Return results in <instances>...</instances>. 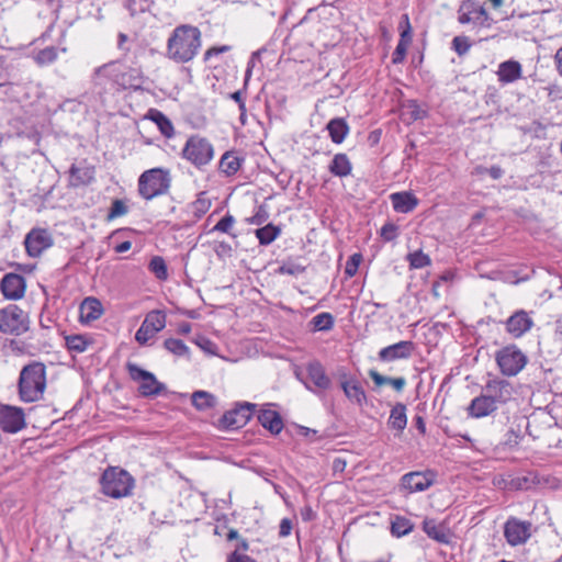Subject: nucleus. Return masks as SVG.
Segmentation results:
<instances>
[{
    "instance_id": "1",
    "label": "nucleus",
    "mask_w": 562,
    "mask_h": 562,
    "mask_svg": "<svg viewBox=\"0 0 562 562\" xmlns=\"http://www.w3.org/2000/svg\"><path fill=\"white\" fill-rule=\"evenodd\" d=\"M202 46L201 31L190 24H181L171 32L166 47V56L178 64L191 61Z\"/></svg>"
},
{
    "instance_id": "2",
    "label": "nucleus",
    "mask_w": 562,
    "mask_h": 562,
    "mask_svg": "<svg viewBox=\"0 0 562 562\" xmlns=\"http://www.w3.org/2000/svg\"><path fill=\"white\" fill-rule=\"evenodd\" d=\"M135 481L125 470L108 468L100 477L101 491L112 498H122L132 494Z\"/></svg>"
},
{
    "instance_id": "3",
    "label": "nucleus",
    "mask_w": 562,
    "mask_h": 562,
    "mask_svg": "<svg viewBox=\"0 0 562 562\" xmlns=\"http://www.w3.org/2000/svg\"><path fill=\"white\" fill-rule=\"evenodd\" d=\"M171 183L170 173L162 168H153L144 171L138 178V192L146 199L151 200L168 192Z\"/></svg>"
},
{
    "instance_id": "4",
    "label": "nucleus",
    "mask_w": 562,
    "mask_h": 562,
    "mask_svg": "<svg viewBox=\"0 0 562 562\" xmlns=\"http://www.w3.org/2000/svg\"><path fill=\"white\" fill-rule=\"evenodd\" d=\"M495 360L505 376L517 375L528 362L527 356L516 345H508L497 350Z\"/></svg>"
},
{
    "instance_id": "5",
    "label": "nucleus",
    "mask_w": 562,
    "mask_h": 562,
    "mask_svg": "<svg viewBox=\"0 0 562 562\" xmlns=\"http://www.w3.org/2000/svg\"><path fill=\"white\" fill-rule=\"evenodd\" d=\"M182 156L192 165L200 168L212 160L214 150L206 138L195 135L187 140L182 149Z\"/></svg>"
},
{
    "instance_id": "6",
    "label": "nucleus",
    "mask_w": 562,
    "mask_h": 562,
    "mask_svg": "<svg viewBox=\"0 0 562 562\" xmlns=\"http://www.w3.org/2000/svg\"><path fill=\"white\" fill-rule=\"evenodd\" d=\"M126 369L131 379L139 383L138 392L140 395L145 397L157 396L166 390L165 384L159 382L151 372L142 369L136 363L128 362Z\"/></svg>"
},
{
    "instance_id": "7",
    "label": "nucleus",
    "mask_w": 562,
    "mask_h": 562,
    "mask_svg": "<svg viewBox=\"0 0 562 562\" xmlns=\"http://www.w3.org/2000/svg\"><path fill=\"white\" fill-rule=\"evenodd\" d=\"M27 315L16 305L0 310V331L3 334L21 335L29 329Z\"/></svg>"
},
{
    "instance_id": "8",
    "label": "nucleus",
    "mask_w": 562,
    "mask_h": 562,
    "mask_svg": "<svg viewBox=\"0 0 562 562\" xmlns=\"http://www.w3.org/2000/svg\"><path fill=\"white\" fill-rule=\"evenodd\" d=\"M482 391L498 409L514 400V384L505 379L494 376L488 379Z\"/></svg>"
},
{
    "instance_id": "9",
    "label": "nucleus",
    "mask_w": 562,
    "mask_h": 562,
    "mask_svg": "<svg viewBox=\"0 0 562 562\" xmlns=\"http://www.w3.org/2000/svg\"><path fill=\"white\" fill-rule=\"evenodd\" d=\"M458 21L461 24H469L471 22L481 25L490 26L491 18L484 7L479 5L474 0H464L458 10Z\"/></svg>"
},
{
    "instance_id": "10",
    "label": "nucleus",
    "mask_w": 562,
    "mask_h": 562,
    "mask_svg": "<svg viewBox=\"0 0 562 562\" xmlns=\"http://www.w3.org/2000/svg\"><path fill=\"white\" fill-rule=\"evenodd\" d=\"M436 482V473L431 470L425 472H409L402 476L400 488L407 493H418L428 490Z\"/></svg>"
},
{
    "instance_id": "11",
    "label": "nucleus",
    "mask_w": 562,
    "mask_h": 562,
    "mask_svg": "<svg viewBox=\"0 0 562 562\" xmlns=\"http://www.w3.org/2000/svg\"><path fill=\"white\" fill-rule=\"evenodd\" d=\"M256 404L241 403L236 408L226 412L221 418V425L226 429H238L245 426L251 418Z\"/></svg>"
},
{
    "instance_id": "12",
    "label": "nucleus",
    "mask_w": 562,
    "mask_h": 562,
    "mask_svg": "<svg viewBox=\"0 0 562 562\" xmlns=\"http://www.w3.org/2000/svg\"><path fill=\"white\" fill-rule=\"evenodd\" d=\"M531 527L532 525L529 521L509 518L504 526V536L510 546H519L530 538Z\"/></svg>"
},
{
    "instance_id": "13",
    "label": "nucleus",
    "mask_w": 562,
    "mask_h": 562,
    "mask_svg": "<svg viewBox=\"0 0 562 562\" xmlns=\"http://www.w3.org/2000/svg\"><path fill=\"white\" fill-rule=\"evenodd\" d=\"M533 326V319L529 312L518 310L505 322L506 331L514 338H520Z\"/></svg>"
},
{
    "instance_id": "14",
    "label": "nucleus",
    "mask_w": 562,
    "mask_h": 562,
    "mask_svg": "<svg viewBox=\"0 0 562 562\" xmlns=\"http://www.w3.org/2000/svg\"><path fill=\"white\" fill-rule=\"evenodd\" d=\"M25 426L24 413L21 408L2 406L0 408V427L5 432H18Z\"/></svg>"
},
{
    "instance_id": "15",
    "label": "nucleus",
    "mask_w": 562,
    "mask_h": 562,
    "mask_svg": "<svg viewBox=\"0 0 562 562\" xmlns=\"http://www.w3.org/2000/svg\"><path fill=\"white\" fill-rule=\"evenodd\" d=\"M19 395L23 402L35 401V362L24 366L19 378Z\"/></svg>"
},
{
    "instance_id": "16",
    "label": "nucleus",
    "mask_w": 562,
    "mask_h": 562,
    "mask_svg": "<svg viewBox=\"0 0 562 562\" xmlns=\"http://www.w3.org/2000/svg\"><path fill=\"white\" fill-rule=\"evenodd\" d=\"M0 289L7 299L18 300L23 296L25 291L24 278L16 273H8L2 278Z\"/></svg>"
},
{
    "instance_id": "17",
    "label": "nucleus",
    "mask_w": 562,
    "mask_h": 562,
    "mask_svg": "<svg viewBox=\"0 0 562 562\" xmlns=\"http://www.w3.org/2000/svg\"><path fill=\"white\" fill-rule=\"evenodd\" d=\"M340 386L346 395V397L357 404L358 406H363L367 402L366 392L361 385V383L356 378H347L344 373L340 376Z\"/></svg>"
},
{
    "instance_id": "18",
    "label": "nucleus",
    "mask_w": 562,
    "mask_h": 562,
    "mask_svg": "<svg viewBox=\"0 0 562 562\" xmlns=\"http://www.w3.org/2000/svg\"><path fill=\"white\" fill-rule=\"evenodd\" d=\"M414 350V344L408 340H403L394 345L382 348L379 351V359L381 361L390 362L397 359H406L411 357Z\"/></svg>"
},
{
    "instance_id": "19",
    "label": "nucleus",
    "mask_w": 562,
    "mask_h": 562,
    "mask_svg": "<svg viewBox=\"0 0 562 562\" xmlns=\"http://www.w3.org/2000/svg\"><path fill=\"white\" fill-rule=\"evenodd\" d=\"M467 411L468 415L472 418H483L492 415L497 408L482 391L479 396L471 401Z\"/></svg>"
},
{
    "instance_id": "20",
    "label": "nucleus",
    "mask_w": 562,
    "mask_h": 562,
    "mask_svg": "<svg viewBox=\"0 0 562 562\" xmlns=\"http://www.w3.org/2000/svg\"><path fill=\"white\" fill-rule=\"evenodd\" d=\"M79 312L80 322L88 324L101 317L103 307L98 299L89 296L81 302Z\"/></svg>"
},
{
    "instance_id": "21",
    "label": "nucleus",
    "mask_w": 562,
    "mask_h": 562,
    "mask_svg": "<svg viewBox=\"0 0 562 562\" xmlns=\"http://www.w3.org/2000/svg\"><path fill=\"white\" fill-rule=\"evenodd\" d=\"M393 209L398 213H409L418 205V199L409 191L395 192L390 195Z\"/></svg>"
},
{
    "instance_id": "22",
    "label": "nucleus",
    "mask_w": 562,
    "mask_h": 562,
    "mask_svg": "<svg viewBox=\"0 0 562 562\" xmlns=\"http://www.w3.org/2000/svg\"><path fill=\"white\" fill-rule=\"evenodd\" d=\"M94 179V168L82 162L69 169V181L74 187L87 186Z\"/></svg>"
},
{
    "instance_id": "23",
    "label": "nucleus",
    "mask_w": 562,
    "mask_h": 562,
    "mask_svg": "<svg viewBox=\"0 0 562 562\" xmlns=\"http://www.w3.org/2000/svg\"><path fill=\"white\" fill-rule=\"evenodd\" d=\"M258 422L270 432L277 435L283 428V422L279 413L272 409H261L258 413Z\"/></svg>"
},
{
    "instance_id": "24",
    "label": "nucleus",
    "mask_w": 562,
    "mask_h": 562,
    "mask_svg": "<svg viewBox=\"0 0 562 562\" xmlns=\"http://www.w3.org/2000/svg\"><path fill=\"white\" fill-rule=\"evenodd\" d=\"M497 76L501 82H514L521 77V65L516 60L503 61L498 66Z\"/></svg>"
},
{
    "instance_id": "25",
    "label": "nucleus",
    "mask_w": 562,
    "mask_h": 562,
    "mask_svg": "<svg viewBox=\"0 0 562 562\" xmlns=\"http://www.w3.org/2000/svg\"><path fill=\"white\" fill-rule=\"evenodd\" d=\"M328 170L331 175L344 178L351 175L352 165L348 156L344 153L336 154L328 166Z\"/></svg>"
},
{
    "instance_id": "26",
    "label": "nucleus",
    "mask_w": 562,
    "mask_h": 562,
    "mask_svg": "<svg viewBox=\"0 0 562 562\" xmlns=\"http://www.w3.org/2000/svg\"><path fill=\"white\" fill-rule=\"evenodd\" d=\"M326 130L329 133L331 142L335 144H341L349 133V126L341 117L331 119L327 123Z\"/></svg>"
},
{
    "instance_id": "27",
    "label": "nucleus",
    "mask_w": 562,
    "mask_h": 562,
    "mask_svg": "<svg viewBox=\"0 0 562 562\" xmlns=\"http://www.w3.org/2000/svg\"><path fill=\"white\" fill-rule=\"evenodd\" d=\"M307 374L315 386L326 390L330 386V379L327 376L323 366L318 361L308 363Z\"/></svg>"
},
{
    "instance_id": "28",
    "label": "nucleus",
    "mask_w": 562,
    "mask_h": 562,
    "mask_svg": "<svg viewBox=\"0 0 562 562\" xmlns=\"http://www.w3.org/2000/svg\"><path fill=\"white\" fill-rule=\"evenodd\" d=\"M146 119L155 122L165 137L170 138L173 136L175 130L171 121L159 110L150 109L146 114Z\"/></svg>"
},
{
    "instance_id": "29",
    "label": "nucleus",
    "mask_w": 562,
    "mask_h": 562,
    "mask_svg": "<svg viewBox=\"0 0 562 562\" xmlns=\"http://www.w3.org/2000/svg\"><path fill=\"white\" fill-rule=\"evenodd\" d=\"M423 530L429 538L440 543H448L449 541L446 528L442 525L437 524L435 519H425L423 522Z\"/></svg>"
},
{
    "instance_id": "30",
    "label": "nucleus",
    "mask_w": 562,
    "mask_h": 562,
    "mask_svg": "<svg viewBox=\"0 0 562 562\" xmlns=\"http://www.w3.org/2000/svg\"><path fill=\"white\" fill-rule=\"evenodd\" d=\"M241 161L235 153L226 151L220 160V170L226 176H233L239 170Z\"/></svg>"
},
{
    "instance_id": "31",
    "label": "nucleus",
    "mask_w": 562,
    "mask_h": 562,
    "mask_svg": "<svg viewBox=\"0 0 562 562\" xmlns=\"http://www.w3.org/2000/svg\"><path fill=\"white\" fill-rule=\"evenodd\" d=\"M389 425L391 428L402 431L407 425L406 407L398 403L396 404L390 414Z\"/></svg>"
},
{
    "instance_id": "32",
    "label": "nucleus",
    "mask_w": 562,
    "mask_h": 562,
    "mask_svg": "<svg viewBox=\"0 0 562 562\" xmlns=\"http://www.w3.org/2000/svg\"><path fill=\"white\" fill-rule=\"evenodd\" d=\"M192 405L198 411H206L216 405V397L206 391H195L191 396Z\"/></svg>"
},
{
    "instance_id": "33",
    "label": "nucleus",
    "mask_w": 562,
    "mask_h": 562,
    "mask_svg": "<svg viewBox=\"0 0 562 562\" xmlns=\"http://www.w3.org/2000/svg\"><path fill=\"white\" fill-rule=\"evenodd\" d=\"M539 484H542V479L533 472H529L526 475H518L510 481V486L515 490H530Z\"/></svg>"
},
{
    "instance_id": "34",
    "label": "nucleus",
    "mask_w": 562,
    "mask_h": 562,
    "mask_svg": "<svg viewBox=\"0 0 562 562\" xmlns=\"http://www.w3.org/2000/svg\"><path fill=\"white\" fill-rule=\"evenodd\" d=\"M154 334L159 333L166 326V314L162 311H150L143 322Z\"/></svg>"
},
{
    "instance_id": "35",
    "label": "nucleus",
    "mask_w": 562,
    "mask_h": 562,
    "mask_svg": "<svg viewBox=\"0 0 562 562\" xmlns=\"http://www.w3.org/2000/svg\"><path fill=\"white\" fill-rule=\"evenodd\" d=\"M413 522L402 516H395L391 522V532L393 536L403 537L408 535L413 530Z\"/></svg>"
},
{
    "instance_id": "36",
    "label": "nucleus",
    "mask_w": 562,
    "mask_h": 562,
    "mask_svg": "<svg viewBox=\"0 0 562 562\" xmlns=\"http://www.w3.org/2000/svg\"><path fill=\"white\" fill-rule=\"evenodd\" d=\"M148 269L159 280H166L168 278L166 261L160 256H154L150 259Z\"/></svg>"
},
{
    "instance_id": "37",
    "label": "nucleus",
    "mask_w": 562,
    "mask_h": 562,
    "mask_svg": "<svg viewBox=\"0 0 562 562\" xmlns=\"http://www.w3.org/2000/svg\"><path fill=\"white\" fill-rule=\"evenodd\" d=\"M279 233L280 228L272 224H268L265 227L256 229V236L262 245H267L273 241Z\"/></svg>"
},
{
    "instance_id": "38",
    "label": "nucleus",
    "mask_w": 562,
    "mask_h": 562,
    "mask_svg": "<svg viewBox=\"0 0 562 562\" xmlns=\"http://www.w3.org/2000/svg\"><path fill=\"white\" fill-rule=\"evenodd\" d=\"M407 260L412 269H422L430 265V258L422 249L407 255Z\"/></svg>"
},
{
    "instance_id": "39",
    "label": "nucleus",
    "mask_w": 562,
    "mask_h": 562,
    "mask_svg": "<svg viewBox=\"0 0 562 562\" xmlns=\"http://www.w3.org/2000/svg\"><path fill=\"white\" fill-rule=\"evenodd\" d=\"M164 346L169 352L178 357H183L189 353L188 346L180 339L168 338L165 340Z\"/></svg>"
},
{
    "instance_id": "40",
    "label": "nucleus",
    "mask_w": 562,
    "mask_h": 562,
    "mask_svg": "<svg viewBox=\"0 0 562 562\" xmlns=\"http://www.w3.org/2000/svg\"><path fill=\"white\" fill-rule=\"evenodd\" d=\"M312 323L317 330H329L334 326V317L329 313H321L313 317Z\"/></svg>"
},
{
    "instance_id": "41",
    "label": "nucleus",
    "mask_w": 562,
    "mask_h": 562,
    "mask_svg": "<svg viewBox=\"0 0 562 562\" xmlns=\"http://www.w3.org/2000/svg\"><path fill=\"white\" fill-rule=\"evenodd\" d=\"M122 83L137 88L143 83V76L139 69L131 68L127 72L122 76Z\"/></svg>"
},
{
    "instance_id": "42",
    "label": "nucleus",
    "mask_w": 562,
    "mask_h": 562,
    "mask_svg": "<svg viewBox=\"0 0 562 562\" xmlns=\"http://www.w3.org/2000/svg\"><path fill=\"white\" fill-rule=\"evenodd\" d=\"M133 234L134 233L131 229L124 228L114 232L111 238L113 240L114 246H132L133 243H136L135 240H132L130 238V236Z\"/></svg>"
},
{
    "instance_id": "43",
    "label": "nucleus",
    "mask_w": 562,
    "mask_h": 562,
    "mask_svg": "<svg viewBox=\"0 0 562 562\" xmlns=\"http://www.w3.org/2000/svg\"><path fill=\"white\" fill-rule=\"evenodd\" d=\"M400 29H401V38H400L398 43L408 46L412 43V26H411L409 18L407 14L402 15V19L400 22Z\"/></svg>"
},
{
    "instance_id": "44",
    "label": "nucleus",
    "mask_w": 562,
    "mask_h": 562,
    "mask_svg": "<svg viewBox=\"0 0 562 562\" xmlns=\"http://www.w3.org/2000/svg\"><path fill=\"white\" fill-rule=\"evenodd\" d=\"M128 212V207L123 200L115 199L112 201L111 207L108 213V220H113L125 215Z\"/></svg>"
},
{
    "instance_id": "45",
    "label": "nucleus",
    "mask_w": 562,
    "mask_h": 562,
    "mask_svg": "<svg viewBox=\"0 0 562 562\" xmlns=\"http://www.w3.org/2000/svg\"><path fill=\"white\" fill-rule=\"evenodd\" d=\"M304 270L305 266L302 263L294 261H285L279 267L278 272L281 274L297 276L302 273Z\"/></svg>"
},
{
    "instance_id": "46",
    "label": "nucleus",
    "mask_w": 562,
    "mask_h": 562,
    "mask_svg": "<svg viewBox=\"0 0 562 562\" xmlns=\"http://www.w3.org/2000/svg\"><path fill=\"white\" fill-rule=\"evenodd\" d=\"M66 345L69 350L82 352L87 348V341L80 335H72L66 338Z\"/></svg>"
},
{
    "instance_id": "47",
    "label": "nucleus",
    "mask_w": 562,
    "mask_h": 562,
    "mask_svg": "<svg viewBox=\"0 0 562 562\" xmlns=\"http://www.w3.org/2000/svg\"><path fill=\"white\" fill-rule=\"evenodd\" d=\"M362 261V255L361 254H353L346 262L345 267V274L348 277H353L358 268Z\"/></svg>"
},
{
    "instance_id": "48",
    "label": "nucleus",
    "mask_w": 562,
    "mask_h": 562,
    "mask_svg": "<svg viewBox=\"0 0 562 562\" xmlns=\"http://www.w3.org/2000/svg\"><path fill=\"white\" fill-rule=\"evenodd\" d=\"M57 55L55 47H46L37 53V64H50L57 58Z\"/></svg>"
},
{
    "instance_id": "49",
    "label": "nucleus",
    "mask_w": 562,
    "mask_h": 562,
    "mask_svg": "<svg viewBox=\"0 0 562 562\" xmlns=\"http://www.w3.org/2000/svg\"><path fill=\"white\" fill-rule=\"evenodd\" d=\"M452 47L459 56L467 54L471 47L467 36H456L452 40Z\"/></svg>"
},
{
    "instance_id": "50",
    "label": "nucleus",
    "mask_w": 562,
    "mask_h": 562,
    "mask_svg": "<svg viewBox=\"0 0 562 562\" xmlns=\"http://www.w3.org/2000/svg\"><path fill=\"white\" fill-rule=\"evenodd\" d=\"M156 334H154L145 324L142 323L140 327L137 329L135 334V340L139 345H145L150 338H153Z\"/></svg>"
},
{
    "instance_id": "51",
    "label": "nucleus",
    "mask_w": 562,
    "mask_h": 562,
    "mask_svg": "<svg viewBox=\"0 0 562 562\" xmlns=\"http://www.w3.org/2000/svg\"><path fill=\"white\" fill-rule=\"evenodd\" d=\"M232 49L229 45H221V46H212L204 53V61H210L213 57H216L221 54L227 53Z\"/></svg>"
},
{
    "instance_id": "52",
    "label": "nucleus",
    "mask_w": 562,
    "mask_h": 562,
    "mask_svg": "<svg viewBox=\"0 0 562 562\" xmlns=\"http://www.w3.org/2000/svg\"><path fill=\"white\" fill-rule=\"evenodd\" d=\"M235 223V218L231 214H226L222 220L217 222V224L214 226V229L228 233V231L232 228L233 224Z\"/></svg>"
},
{
    "instance_id": "53",
    "label": "nucleus",
    "mask_w": 562,
    "mask_h": 562,
    "mask_svg": "<svg viewBox=\"0 0 562 562\" xmlns=\"http://www.w3.org/2000/svg\"><path fill=\"white\" fill-rule=\"evenodd\" d=\"M396 234H397V226L394 224L389 223V224H385L381 228V236H382L383 240L386 243L394 240V238L396 237Z\"/></svg>"
},
{
    "instance_id": "54",
    "label": "nucleus",
    "mask_w": 562,
    "mask_h": 562,
    "mask_svg": "<svg viewBox=\"0 0 562 562\" xmlns=\"http://www.w3.org/2000/svg\"><path fill=\"white\" fill-rule=\"evenodd\" d=\"M407 45H403V44H397L395 50L393 52V55H392V63L393 64H401L404 61L405 59V56H406V52H407Z\"/></svg>"
},
{
    "instance_id": "55",
    "label": "nucleus",
    "mask_w": 562,
    "mask_h": 562,
    "mask_svg": "<svg viewBox=\"0 0 562 562\" xmlns=\"http://www.w3.org/2000/svg\"><path fill=\"white\" fill-rule=\"evenodd\" d=\"M369 375L373 380V382L376 386H382L384 384L390 383L391 378L384 376L373 369L369 371Z\"/></svg>"
},
{
    "instance_id": "56",
    "label": "nucleus",
    "mask_w": 562,
    "mask_h": 562,
    "mask_svg": "<svg viewBox=\"0 0 562 562\" xmlns=\"http://www.w3.org/2000/svg\"><path fill=\"white\" fill-rule=\"evenodd\" d=\"M44 366L40 362H37V393H43L45 389V380H44Z\"/></svg>"
},
{
    "instance_id": "57",
    "label": "nucleus",
    "mask_w": 562,
    "mask_h": 562,
    "mask_svg": "<svg viewBox=\"0 0 562 562\" xmlns=\"http://www.w3.org/2000/svg\"><path fill=\"white\" fill-rule=\"evenodd\" d=\"M300 514L304 521H311V520L315 519V517H316L315 512L312 509V507L310 505L304 506L301 509Z\"/></svg>"
},
{
    "instance_id": "58",
    "label": "nucleus",
    "mask_w": 562,
    "mask_h": 562,
    "mask_svg": "<svg viewBox=\"0 0 562 562\" xmlns=\"http://www.w3.org/2000/svg\"><path fill=\"white\" fill-rule=\"evenodd\" d=\"M227 562H256L252 558L246 554L234 552L229 555Z\"/></svg>"
},
{
    "instance_id": "59",
    "label": "nucleus",
    "mask_w": 562,
    "mask_h": 562,
    "mask_svg": "<svg viewBox=\"0 0 562 562\" xmlns=\"http://www.w3.org/2000/svg\"><path fill=\"white\" fill-rule=\"evenodd\" d=\"M231 99L238 103V109L240 112H246V104L241 97V91H235L229 94Z\"/></svg>"
},
{
    "instance_id": "60",
    "label": "nucleus",
    "mask_w": 562,
    "mask_h": 562,
    "mask_svg": "<svg viewBox=\"0 0 562 562\" xmlns=\"http://www.w3.org/2000/svg\"><path fill=\"white\" fill-rule=\"evenodd\" d=\"M389 384L392 385L397 392H401L406 384V380L402 376L401 378H391Z\"/></svg>"
},
{
    "instance_id": "61",
    "label": "nucleus",
    "mask_w": 562,
    "mask_h": 562,
    "mask_svg": "<svg viewBox=\"0 0 562 562\" xmlns=\"http://www.w3.org/2000/svg\"><path fill=\"white\" fill-rule=\"evenodd\" d=\"M292 529V524L289 519H282L280 524V536L285 537L290 535Z\"/></svg>"
},
{
    "instance_id": "62",
    "label": "nucleus",
    "mask_w": 562,
    "mask_h": 562,
    "mask_svg": "<svg viewBox=\"0 0 562 562\" xmlns=\"http://www.w3.org/2000/svg\"><path fill=\"white\" fill-rule=\"evenodd\" d=\"M487 173L495 180L499 179L504 175V170L499 166H492L488 168Z\"/></svg>"
},
{
    "instance_id": "63",
    "label": "nucleus",
    "mask_w": 562,
    "mask_h": 562,
    "mask_svg": "<svg viewBox=\"0 0 562 562\" xmlns=\"http://www.w3.org/2000/svg\"><path fill=\"white\" fill-rule=\"evenodd\" d=\"M554 61L557 65V70L562 76V47L557 50L554 55Z\"/></svg>"
},
{
    "instance_id": "64",
    "label": "nucleus",
    "mask_w": 562,
    "mask_h": 562,
    "mask_svg": "<svg viewBox=\"0 0 562 562\" xmlns=\"http://www.w3.org/2000/svg\"><path fill=\"white\" fill-rule=\"evenodd\" d=\"M199 346L205 351L213 353L212 348L214 347V344L211 340L203 338L202 341L199 342Z\"/></svg>"
}]
</instances>
